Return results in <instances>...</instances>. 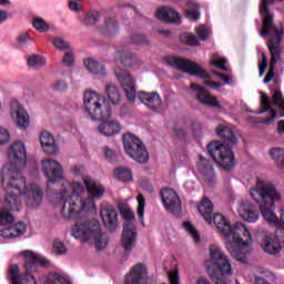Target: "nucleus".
I'll return each mask as SVG.
<instances>
[{"instance_id":"obj_2","label":"nucleus","mask_w":284,"mask_h":284,"mask_svg":"<svg viewBox=\"0 0 284 284\" xmlns=\"http://www.w3.org/2000/svg\"><path fill=\"white\" fill-rule=\"evenodd\" d=\"M85 187L79 182L70 183V181H63L59 191L50 193V201L57 199L63 201L61 209V216L64 221H72V219H79L81 214H94L97 212V204L92 201V197H84Z\"/></svg>"},{"instance_id":"obj_63","label":"nucleus","mask_w":284,"mask_h":284,"mask_svg":"<svg viewBox=\"0 0 284 284\" xmlns=\"http://www.w3.org/2000/svg\"><path fill=\"white\" fill-rule=\"evenodd\" d=\"M69 9L71 12H81L82 8L77 1H69Z\"/></svg>"},{"instance_id":"obj_64","label":"nucleus","mask_w":284,"mask_h":284,"mask_svg":"<svg viewBox=\"0 0 284 284\" xmlns=\"http://www.w3.org/2000/svg\"><path fill=\"white\" fill-rule=\"evenodd\" d=\"M277 134L284 136V120L277 122Z\"/></svg>"},{"instance_id":"obj_10","label":"nucleus","mask_w":284,"mask_h":284,"mask_svg":"<svg viewBox=\"0 0 284 284\" xmlns=\"http://www.w3.org/2000/svg\"><path fill=\"white\" fill-rule=\"evenodd\" d=\"M83 105L92 121H108L112 116V109L103 94L89 90L84 92Z\"/></svg>"},{"instance_id":"obj_31","label":"nucleus","mask_w":284,"mask_h":284,"mask_svg":"<svg viewBox=\"0 0 284 284\" xmlns=\"http://www.w3.org/2000/svg\"><path fill=\"white\" fill-rule=\"evenodd\" d=\"M83 65L89 74H92L93 77H99L100 79L108 77V70H105V65L99 62V60L92 58L84 59Z\"/></svg>"},{"instance_id":"obj_25","label":"nucleus","mask_w":284,"mask_h":284,"mask_svg":"<svg viewBox=\"0 0 284 284\" xmlns=\"http://www.w3.org/2000/svg\"><path fill=\"white\" fill-rule=\"evenodd\" d=\"M148 283V266L143 263L134 265L125 275L124 284H145Z\"/></svg>"},{"instance_id":"obj_21","label":"nucleus","mask_w":284,"mask_h":284,"mask_svg":"<svg viewBox=\"0 0 284 284\" xmlns=\"http://www.w3.org/2000/svg\"><path fill=\"white\" fill-rule=\"evenodd\" d=\"M160 194L165 210L175 215L181 214V199H179L176 191L164 187L161 190Z\"/></svg>"},{"instance_id":"obj_3","label":"nucleus","mask_w":284,"mask_h":284,"mask_svg":"<svg viewBox=\"0 0 284 284\" xmlns=\"http://www.w3.org/2000/svg\"><path fill=\"white\" fill-rule=\"evenodd\" d=\"M250 194L255 203H257L260 212L268 225L273 227L284 225V210L280 211V217L274 213V206L281 201L282 195L272 182L257 180Z\"/></svg>"},{"instance_id":"obj_46","label":"nucleus","mask_w":284,"mask_h":284,"mask_svg":"<svg viewBox=\"0 0 284 284\" xmlns=\"http://www.w3.org/2000/svg\"><path fill=\"white\" fill-rule=\"evenodd\" d=\"M182 227H184L185 232L192 236L194 243H201V235H199V231H196L192 223L183 222Z\"/></svg>"},{"instance_id":"obj_5","label":"nucleus","mask_w":284,"mask_h":284,"mask_svg":"<svg viewBox=\"0 0 284 284\" xmlns=\"http://www.w3.org/2000/svg\"><path fill=\"white\" fill-rule=\"evenodd\" d=\"M24 274H19V265L9 266V281L11 284H37V278L32 274L41 272L42 267H48L50 261L39 253L32 251H22Z\"/></svg>"},{"instance_id":"obj_39","label":"nucleus","mask_w":284,"mask_h":284,"mask_svg":"<svg viewBox=\"0 0 284 284\" xmlns=\"http://www.w3.org/2000/svg\"><path fill=\"white\" fill-rule=\"evenodd\" d=\"M48 63V60H45V57L41 54H32L29 55L27 59V65L28 68H31V70H39V68H45Z\"/></svg>"},{"instance_id":"obj_22","label":"nucleus","mask_w":284,"mask_h":284,"mask_svg":"<svg viewBox=\"0 0 284 284\" xmlns=\"http://www.w3.org/2000/svg\"><path fill=\"white\" fill-rule=\"evenodd\" d=\"M138 99L145 108L152 110V112L163 110V100L158 92L140 91L138 92Z\"/></svg>"},{"instance_id":"obj_45","label":"nucleus","mask_w":284,"mask_h":284,"mask_svg":"<svg viewBox=\"0 0 284 284\" xmlns=\"http://www.w3.org/2000/svg\"><path fill=\"white\" fill-rule=\"evenodd\" d=\"M130 43L132 45H150V39L145 34L134 33L130 37Z\"/></svg>"},{"instance_id":"obj_50","label":"nucleus","mask_w":284,"mask_h":284,"mask_svg":"<svg viewBox=\"0 0 284 284\" xmlns=\"http://www.w3.org/2000/svg\"><path fill=\"white\" fill-rule=\"evenodd\" d=\"M180 41L185 43V45H199V39L190 32L182 33L180 36Z\"/></svg>"},{"instance_id":"obj_24","label":"nucleus","mask_w":284,"mask_h":284,"mask_svg":"<svg viewBox=\"0 0 284 284\" xmlns=\"http://www.w3.org/2000/svg\"><path fill=\"white\" fill-rule=\"evenodd\" d=\"M197 170L207 187H214V185H216V173H214V168H212V163L202 155H200Z\"/></svg>"},{"instance_id":"obj_34","label":"nucleus","mask_w":284,"mask_h":284,"mask_svg":"<svg viewBox=\"0 0 284 284\" xmlns=\"http://www.w3.org/2000/svg\"><path fill=\"white\" fill-rule=\"evenodd\" d=\"M215 132L217 136H220V139H224V141H229V143H239V138L236 136V133H234L230 124H217Z\"/></svg>"},{"instance_id":"obj_58","label":"nucleus","mask_w":284,"mask_h":284,"mask_svg":"<svg viewBox=\"0 0 284 284\" xmlns=\"http://www.w3.org/2000/svg\"><path fill=\"white\" fill-rule=\"evenodd\" d=\"M17 41L19 45H30L32 39L30 38V34L23 32L17 37Z\"/></svg>"},{"instance_id":"obj_6","label":"nucleus","mask_w":284,"mask_h":284,"mask_svg":"<svg viewBox=\"0 0 284 284\" xmlns=\"http://www.w3.org/2000/svg\"><path fill=\"white\" fill-rule=\"evenodd\" d=\"M71 236L81 243H90L97 250L102 251L108 247L110 237L101 229L99 220H79L71 226Z\"/></svg>"},{"instance_id":"obj_62","label":"nucleus","mask_w":284,"mask_h":284,"mask_svg":"<svg viewBox=\"0 0 284 284\" xmlns=\"http://www.w3.org/2000/svg\"><path fill=\"white\" fill-rule=\"evenodd\" d=\"M204 85H207L209 88H211L212 90H221V88H223V83L220 82H214V81H204Z\"/></svg>"},{"instance_id":"obj_17","label":"nucleus","mask_w":284,"mask_h":284,"mask_svg":"<svg viewBox=\"0 0 284 284\" xmlns=\"http://www.w3.org/2000/svg\"><path fill=\"white\" fill-rule=\"evenodd\" d=\"M166 63L174 70H180L181 72H185V74H191V77H201L202 79H207V72H205V70H203L192 60L168 57Z\"/></svg>"},{"instance_id":"obj_48","label":"nucleus","mask_w":284,"mask_h":284,"mask_svg":"<svg viewBox=\"0 0 284 284\" xmlns=\"http://www.w3.org/2000/svg\"><path fill=\"white\" fill-rule=\"evenodd\" d=\"M185 16L190 21H197V19H201L199 4H191V7L185 10Z\"/></svg>"},{"instance_id":"obj_54","label":"nucleus","mask_w":284,"mask_h":284,"mask_svg":"<svg viewBox=\"0 0 284 284\" xmlns=\"http://www.w3.org/2000/svg\"><path fill=\"white\" fill-rule=\"evenodd\" d=\"M12 141V135L10 134V131L6 129L4 126L0 125V145H8Z\"/></svg>"},{"instance_id":"obj_43","label":"nucleus","mask_w":284,"mask_h":284,"mask_svg":"<svg viewBox=\"0 0 284 284\" xmlns=\"http://www.w3.org/2000/svg\"><path fill=\"white\" fill-rule=\"evenodd\" d=\"M113 174L118 181H132V171L126 168H116Z\"/></svg>"},{"instance_id":"obj_57","label":"nucleus","mask_w":284,"mask_h":284,"mask_svg":"<svg viewBox=\"0 0 284 284\" xmlns=\"http://www.w3.org/2000/svg\"><path fill=\"white\" fill-rule=\"evenodd\" d=\"M104 156L109 163H116V161H119V155H116V152L109 146L104 149Z\"/></svg>"},{"instance_id":"obj_47","label":"nucleus","mask_w":284,"mask_h":284,"mask_svg":"<svg viewBox=\"0 0 284 284\" xmlns=\"http://www.w3.org/2000/svg\"><path fill=\"white\" fill-rule=\"evenodd\" d=\"M195 33L197 34L199 39H201V41H207V39H210V34H212V29L205 24H201L195 28Z\"/></svg>"},{"instance_id":"obj_33","label":"nucleus","mask_w":284,"mask_h":284,"mask_svg":"<svg viewBox=\"0 0 284 284\" xmlns=\"http://www.w3.org/2000/svg\"><path fill=\"white\" fill-rule=\"evenodd\" d=\"M28 226L23 222H19L11 226L4 227L0 231V236L2 239H19V236H23V233L27 232Z\"/></svg>"},{"instance_id":"obj_59","label":"nucleus","mask_w":284,"mask_h":284,"mask_svg":"<svg viewBox=\"0 0 284 284\" xmlns=\"http://www.w3.org/2000/svg\"><path fill=\"white\" fill-rule=\"evenodd\" d=\"M257 274H262V276H264V278H267L268 281H274L276 278L272 271L263 267L257 268Z\"/></svg>"},{"instance_id":"obj_18","label":"nucleus","mask_w":284,"mask_h":284,"mask_svg":"<svg viewBox=\"0 0 284 284\" xmlns=\"http://www.w3.org/2000/svg\"><path fill=\"white\" fill-rule=\"evenodd\" d=\"M113 72L115 79L123 89L126 99L131 102H134L136 100V79L134 75L121 67H115Z\"/></svg>"},{"instance_id":"obj_23","label":"nucleus","mask_w":284,"mask_h":284,"mask_svg":"<svg viewBox=\"0 0 284 284\" xmlns=\"http://www.w3.org/2000/svg\"><path fill=\"white\" fill-rule=\"evenodd\" d=\"M260 246L265 254H270L271 256L278 254L281 250H283V245L281 244V241L276 239V235L273 237L268 232L262 233Z\"/></svg>"},{"instance_id":"obj_35","label":"nucleus","mask_w":284,"mask_h":284,"mask_svg":"<svg viewBox=\"0 0 284 284\" xmlns=\"http://www.w3.org/2000/svg\"><path fill=\"white\" fill-rule=\"evenodd\" d=\"M98 132L103 136H115L121 132V124L118 121H105L98 126Z\"/></svg>"},{"instance_id":"obj_9","label":"nucleus","mask_w":284,"mask_h":284,"mask_svg":"<svg viewBox=\"0 0 284 284\" xmlns=\"http://www.w3.org/2000/svg\"><path fill=\"white\" fill-rule=\"evenodd\" d=\"M197 210L203 216L204 221L209 223V225H212L214 223L219 234L224 239V245L225 250H232V243L230 242V235L232 234V223L221 213H217L213 215L212 212H214V204H212V201L210 199L204 197L200 205H197Z\"/></svg>"},{"instance_id":"obj_15","label":"nucleus","mask_w":284,"mask_h":284,"mask_svg":"<svg viewBox=\"0 0 284 284\" xmlns=\"http://www.w3.org/2000/svg\"><path fill=\"white\" fill-rule=\"evenodd\" d=\"M206 150L211 159H213L220 168H223L224 170H232V168L236 165L234 152H232L230 146L221 142H211L207 144Z\"/></svg>"},{"instance_id":"obj_19","label":"nucleus","mask_w":284,"mask_h":284,"mask_svg":"<svg viewBox=\"0 0 284 284\" xmlns=\"http://www.w3.org/2000/svg\"><path fill=\"white\" fill-rule=\"evenodd\" d=\"M9 111L12 121L17 123L18 128H20V130H28L30 115H28V111H26V108H23L18 100L10 101Z\"/></svg>"},{"instance_id":"obj_61","label":"nucleus","mask_w":284,"mask_h":284,"mask_svg":"<svg viewBox=\"0 0 284 284\" xmlns=\"http://www.w3.org/2000/svg\"><path fill=\"white\" fill-rule=\"evenodd\" d=\"M85 168H83V165L75 164L71 168V174H73L74 176H81Z\"/></svg>"},{"instance_id":"obj_1","label":"nucleus","mask_w":284,"mask_h":284,"mask_svg":"<svg viewBox=\"0 0 284 284\" xmlns=\"http://www.w3.org/2000/svg\"><path fill=\"white\" fill-rule=\"evenodd\" d=\"M8 164L1 172V187L4 192L2 205L11 212H19L23 207L21 196H24L26 205L31 210L41 207L43 203V190L38 184H28L26 176L8 175L10 172Z\"/></svg>"},{"instance_id":"obj_36","label":"nucleus","mask_w":284,"mask_h":284,"mask_svg":"<svg viewBox=\"0 0 284 284\" xmlns=\"http://www.w3.org/2000/svg\"><path fill=\"white\" fill-rule=\"evenodd\" d=\"M105 92L106 97L112 103V105H119L121 101H123V94L121 93V89L114 83H106L105 84Z\"/></svg>"},{"instance_id":"obj_4","label":"nucleus","mask_w":284,"mask_h":284,"mask_svg":"<svg viewBox=\"0 0 284 284\" xmlns=\"http://www.w3.org/2000/svg\"><path fill=\"white\" fill-rule=\"evenodd\" d=\"M274 3V0H262L260 6V14L263 19V28L260 31L261 37H268V50L271 52V68L274 70L276 61L281 59V41L283 39V28L274 26L273 16L267 6Z\"/></svg>"},{"instance_id":"obj_11","label":"nucleus","mask_w":284,"mask_h":284,"mask_svg":"<svg viewBox=\"0 0 284 284\" xmlns=\"http://www.w3.org/2000/svg\"><path fill=\"white\" fill-rule=\"evenodd\" d=\"M8 158L9 162H7L2 170L7 165H10L9 173L7 176H23L21 172L26 170V165H28V152L26 149V143H23L21 140H17L8 149Z\"/></svg>"},{"instance_id":"obj_53","label":"nucleus","mask_w":284,"mask_h":284,"mask_svg":"<svg viewBox=\"0 0 284 284\" xmlns=\"http://www.w3.org/2000/svg\"><path fill=\"white\" fill-rule=\"evenodd\" d=\"M14 221V216L8 210H0V225H9Z\"/></svg>"},{"instance_id":"obj_8","label":"nucleus","mask_w":284,"mask_h":284,"mask_svg":"<svg viewBox=\"0 0 284 284\" xmlns=\"http://www.w3.org/2000/svg\"><path fill=\"white\" fill-rule=\"evenodd\" d=\"M229 241L231 248H226V252H229L235 261L246 263L247 255L254 252V247L252 246V233H250L247 226L241 222L233 224Z\"/></svg>"},{"instance_id":"obj_20","label":"nucleus","mask_w":284,"mask_h":284,"mask_svg":"<svg viewBox=\"0 0 284 284\" xmlns=\"http://www.w3.org/2000/svg\"><path fill=\"white\" fill-rule=\"evenodd\" d=\"M191 90L195 92V97L200 103L203 105H209V108H217V110H223V104L219 102V98L212 95L210 91L205 90V88L200 87L196 83H191Z\"/></svg>"},{"instance_id":"obj_42","label":"nucleus","mask_w":284,"mask_h":284,"mask_svg":"<svg viewBox=\"0 0 284 284\" xmlns=\"http://www.w3.org/2000/svg\"><path fill=\"white\" fill-rule=\"evenodd\" d=\"M210 63L214 65V68H219L220 70L227 72V59L221 58L219 53L212 54Z\"/></svg>"},{"instance_id":"obj_28","label":"nucleus","mask_w":284,"mask_h":284,"mask_svg":"<svg viewBox=\"0 0 284 284\" xmlns=\"http://www.w3.org/2000/svg\"><path fill=\"white\" fill-rule=\"evenodd\" d=\"M40 143L44 154H49L50 156H57V154H59V145L54 136H52V133L42 131L40 134Z\"/></svg>"},{"instance_id":"obj_26","label":"nucleus","mask_w":284,"mask_h":284,"mask_svg":"<svg viewBox=\"0 0 284 284\" xmlns=\"http://www.w3.org/2000/svg\"><path fill=\"white\" fill-rule=\"evenodd\" d=\"M100 216L104 227H106L109 232L116 231V227H119V214L116 213V209L110 205H103L100 210Z\"/></svg>"},{"instance_id":"obj_55","label":"nucleus","mask_w":284,"mask_h":284,"mask_svg":"<svg viewBox=\"0 0 284 284\" xmlns=\"http://www.w3.org/2000/svg\"><path fill=\"white\" fill-rule=\"evenodd\" d=\"M51 90L53 92H67L68 91V81L65 80H57L51 84Z\"/></svg>"},{"instance_id":"obj_16","label":"nucleus","mask_w":284,"mask_h":284,"mask_svg":"<svg viewBox=\"0 0 284 284\" xmlns=\"http://www.w3.org/2000/svg\"><path fill=\"white\" fill-rule=\"evenodd\" d=\"M42 173L47 179V192H50L52 185L65 181L63 175V165L54 159H44L41 161Z\"/></svg>"},{"instance_id":"obj_38","label":"nucleus","mask_w":284,"mask_h":284,"mask_svg":"<svg viewBox=\"0 0 284 284\" xmlns=\"http://www.w3.org/2000/svg\"><path fill=\"white\" fill-rule=\"evenodd\" d=\"M272 161H275L277 170L284 172V148L275 146L268 150Z\"/></svg>"},{"instance_id":"obj_44","label":"nucleus","mask_w":284,"mask_h":284,"mask_svg":"<svg viewBox=\"0 0 284 284\" xmlns=\"http://www.w3.org/2000/svg\"><path fill=\"white\" fill-rule=\"evenodd\" d=\"M100 19L101 13H99V11H90L82 19V23L84 26H95L97 23H99Z\"/></svg>"},{"instance_id":"obj_13","label":"nucleus","mask_w":284,"mask_h":284,"mask_svg":"<svg viewBox=\"0 0 284 284\" xmlns=\"http://www.w3.org/2000/svg\"><path fill=\"white\" fill-rule=\"evenodd\" d=\"M261 105L262 110L257 111V114H263L264 112H267V110H271L270 116L264 118L261 121V123H264V125H272L275 119H278V116H284V100L281 91H275L272 99H270L268 94L263 93L261 98Z\"/></svg>"},{"instance_id":"obj_60","label":"nucleus","mask_w":284,"mask_h":284,"mask_svg":"<svg viewBox=\"0 0 284 284\" xmlns=\"http://www.w3.org/2000/svg\"><path fill=\"white\" fill-rule=\"evenodd\" d=\"M260 70V77H263L265 74V70H267V55L265 53H262V62L258 64Z\"/></svg>"},{"instance_id":"obj_12","label":"nucleus","mask_w":284,"mask_h":284,"mask_svg":"<svg viewBox=\"0 0 284 284\" xmlns=\"http://www.w3.org/2000/svg\"><path fill=\"white\" fill-rule=\"evenodd\" d=\"M118 210L126 221L123 225L122 245L125 252H132V247L136 245V225L134 224V212L128 205V202H118Z\"/></svg>"},{"instance_id":"obj_52","label":"nucleus","mask_w":284,"mask_h":284,"mask_svg":"<svg viewBox=\"0 0 284 284\" xmlns=\"http://www.w3.org/2000/svg\"><path fill=\"white\" fill-rule=\"evenodd\" d=\"M53 254L55 256H63V254H68V247H65V244L61 240H54Z\"/></svg>"},{"instance_id":"obj_14","label":"nucleus","mask_w":284,"mask_h":284,"mask_svg":"<svg viewBox=\"0 0 284 284\" xmlns=\"http://www.w3.org/2000/svg\"><path fill=\"white\" fill-rule=\"evenodd\" d=\"M122 141L124 152L128 154V156H130V159L136 161V163H148V161H150L148 149L139 136L134 135L133 133H124Z\"/></svg>"},{"instance_id":"obj_37","label":"nucleus","mask_w":284,"mask_h":284,"mask_svg":"<svg viewBox=\"0 0 284 284\" xmlns=\"http://www.w3.org/2000/svg\"><path fill=\"white\" fill-rule=\"evenodd\" d=\"M99 31L103 37H116L119 34V23L113 18H106L104 26L100 27Z\"/></svg>"},{"instance_id":"obj_32","label":"nucleus","mask_w":284,"mask_h":284,"mask_svg":"<svg viewBox=\"0 0 284 284\" xmlns=\"http://www.w3.org/2000/svg\"><path fill=\"white\" fill-rule=\"evenodd\" d=\"M83 183L87 187V192L89 196L87 199H92L94 203V199H101L103 194H105V187L101 185V183L97 182L91 178H84Z\"/></svg>"},{"instance_id":"obj_40","label":"nucleus","mask_w":284,"mask_h":284,"mask_svg":"<svg viewBox=\"0 0 284 284\" xmlns=\"http://www.w3.org/2000/svg\"><path fill=\"white\" fill-rule=\"evenodd\" d=\"M47 284H72V282H70V280H68L61 273L51 272L47 276Z\"/></svg>"},{"instance_id":"obj_30","label":"nucleus","mask_w":284,"mask_h":284,"mask_svg":"<svg viewBox=\"0 0 284 284\" xmlns=\"http://www.w3.org/2000/svg\"><path fill=\"white\" fill-rule=\"evenodd\" d=\"M155 17L164 23H174L175 26L181 23V14H179L176 10L170 7L159 8L155 12Z\"/></svg>"},{"instance_id":"obj_27","label":"nucleus","mask_w":284,"mask_h":284,"mask_svg":"<svg viewBox=\"0 0 284 284\" xmlns=\"http://www.w3.org/2000/svg\"><path fill=\"white\" fill-rule=\"evenodd\" d=\"M237 212L243 221L246 223H256L258 221V210L248 200H242L239 203Z\"/></svg>"},{"instance_id":"obj_51","label":"nucleus","mask_w":284,"mask_h":284,"mask_svg":"<svg viewBox=\"0 0 284 284\" xmlns=\"http://www.w3.org/2000/svg\"><path fill=\"white\" fill-rule=\"evenodd\" d=\"M53 47L55 50H59L60 52H65L72 49V45H70V42L63 40L62 38H54Z\"/></svg>"},{"instance_id":"obj_41","label":"nucleus","mask_w":284,"mask_h":284,"mask_svg":"<svg viewBox=\"0 0 284 284\" xmlns=\"http://www.w3.org/2000/svg\"><path fill=\"white\" fill-rule=\"evenodd\" d=\"M75 61H77V55L74 54V48L71 47V49L64 51V54L61 60V64L64 65V68H72Z\"/></svg>"},{"instance_id":"obj_56","label":"nucleus","mask_w":284,"mask_h":284,"mask_svg":"<svg viewBox=\"0 0 284 284\" xmlns=\"http://www.w3.org/2000/svg\"><path fill=\"white\" fill-rule=\"evenodd\" d=\"M138 201V216L143 219L145 216V197L143 194H139L136 197Z\"/></svg>"},{"instance_id":"obj_49","label":"nucleus","mask_w":284,"mask_h":284,"mask_svg":"<svg viewBox=\"0 0 284 284\" xmlns=\"http://www.w3.org/2000/svg\"><path fill=\"white\" fill-rule=\"evenodd\" d=\"M33 28L38 32H48L50 30V24L43 20V18L37 17L33 19Z\"/></svg>"},{"instance_id":"obj_7","label":"nucleus","mask_w":284,"mask_h":284,"mask_svg":"<svg viewBox=\"0 0 284 284\" xmlns=\"http://www.w3.org/2000/svg\"><path fill=\"white\" fill-rule=\"evenodd\" d=\"M209 263L214 268L209 270V276L214 284H230L234 276V265L232 260L223 252L219 245L213 244L209 248Z\"/></svg>"},{"instance_id":"obj_29","label":"nucleus","mask_w":284,"mask_h":284,"mask_svg":"<svg viewBox=\"0 0 284 284\" xmlns=\"http://www.w3.org/2000/svg\"><path fill=\"white\" fill-rule=\"evenodd\" d=\"M114 61L116 63H121V65H124V68H134L141 63L139 57L128 50L115 51Z\"/></svg>"}]
</instances>
